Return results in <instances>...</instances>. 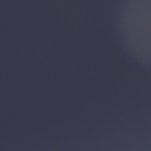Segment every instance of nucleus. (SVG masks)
Segmentation results:
<instances>
[{
  "label": "nucleus",
  "mask_w": 151,
  "mask_h": 151,
  "mask_svg": "<svg viewBox=\"0 0 151 151\" xmlns=\"http://www.w3.org/2000/svg\"><path fill=\"white\" fill-rule=\"evenodd\" d=\"M26 149L28 151V121H26Z\"/></svg>",
  "instance_id": "obj_1"
}]
</instances>
